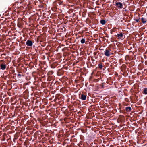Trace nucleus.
<instances>
[{
	"instance_id": "obj_10",
	"label": "nucleus",
	"mask_w": 147,
	"mask_h": 147,
	"mask_svg": "<svg viewBox=\"0 0 147 147\" xmlns=\"http://www.w3.org/2000/svg\"><path fill=\"white\" fill-rule=\"evenodd\" d=\"M106 21L104 20H100V23L102 25H104L105 24Z\"/></svg>"
},
{
	"instance_id": "obj_6",
	"label": "nucleus",
	"mask_w": 147,
	"mask_h": 147,
	"mask_svg": "<svg viewBox=\"0 0 147 147\" xmlns=\"http://www.w3.org/2000/svg\"><path fill=\"white\" fill-rule=\"evenodd\" d=\"M131 108L130 107H126L125 109L127 111L129 112L131 110Z\"/></svg>"
},
{
	"instance_id": "obj_4",
	"label": "nucleus",
	"mask_w": 147,
	"mask_h": 147,
	"mask_svg": "<svg viewBox=\"0 0 147 147\" xmlns=\"http://www.w3.org/2000/svg\"><path fill=\"white\" fill-rule=\"evenodd\" d=\"M26 45L28 46H31L32 45V42L30 40H28L26 43Z\"/></svg>"
},
{
	"instance_id": "obj_17",
	"label": "nucleus",
	"mask_w": 147,
	"mask_h": 147,
	"mask_svg": "<svg viewBox=\"0 0 147 147\" xmlns=\"http://www.w3.org/2000/svg\"><path fill=\"white\" fill-rule=\"evenodd\" d=\"M96 52H94V55H96Z\"/></svg>"
},
{
	"instance_id": "obj_2",
	"label": "nucleus",
	"mask_w": 147,
	"mask_h": 147,
	"mask_svg": "<svg viewBox=\"0 0 147 147\" xmlns=\"http://www.w3.org/2000/svg\"><path fill=\"white\" fill-rule=\"evenodd\" d=\"M116 6L118 8H122L123 6L122 3L119 2L116 3Z\"/></svg>"
},
{
	"instance_id": "obj_1",
	"label": "nucleus",
	"mask_w": 147,
	"mask_h": 147,
	"mask_svg": "<svg viewBox=\"0 0 147 147\" xmlns=\"http://www.w3.org/2000/svg\"><path fill=\"white\" fill-rule=\"evenodd\" d=\"M110 51V49H106L104 53V54L105 56L107 57L109 56L111 54Z\"/></svg>"
},
{
	"instance_id": "obj_13",
	"label": "nucleus",
	"mask_w": 147,
	"mask_h": 147,
	"mask_svg": "<svg viewBox=\"0 0 147 147\" xmlns=\"http://www.w3.org/2000/svg\"><path fill=\"white\" fill-rule=\"evenodd\" d=\"M85 42V40L84 39H82L81 40V42L82 43H84Z\"/></svg>"
},
{
	"instance_id": "obj_16",
	"label": "nucleus",
	"mask_w": 147,
	"mask_h": 147,
	"mask_svg": "<svg viewBox=\"0 0 147 147\" xmlns=\"http://www.w3.org/2000/svg\"><path fill=\"white\" fill-rule=\"evenodd\" d=\"M18 76H21V75L20 74H18Z\"/></svg>"
},
{
	"instance_id": "obj_8",
	"label": "nucleus",
	"mask_w": 147,
	"mask_h": 147,
	"mask_svg": "<svg viewBox=\"0 0 147 147\" xmlns=\"http://www.w3.org/2000/svg\"><path fill=\"white\" fill-rule=\"evenodd\" d=\"M143 93L145 94H147V88H144L143 90Z\"/></svg>"
},
{
	"instance_id": "obj_14",
	"label": "nucleus",
	"mask_w": 147,
	"mask_h": 147,
	"mask_svg": "<svg viewBox=\"0 0 147 147\" xmlns=\"http://www.w3.org/2000/svg\"><path fill=\"white\" fill-rule=\"evenodd\" d=\"M55 67V66L54 65V63H53L51 65V67L52 68H54Z\"/></svg>"
},
{
	"instance_id": "obj_12",
	"label": "nucleus",
	"mask_w": 147,
	"mask_h": 147,
	"mask_svg": "<svg viewBox=\"0 0 147 147\" xmlns=\"http://www.w3.org/2000/svg\"><path fill=\"white\" fill-rule=\"evenodd\" d=\"M53 74V72L52 71H49L48 73V75H51Z\"/></svg>"
},
{
	"instance_id": "obj_15",
	"label": "nucleus",
	"mask_w": 147,
	"mask_h": 147,
	"mask_svg": "<svg viewBox=\"0 0 147 147\" xmlns=\"http://www.w3.org/2000/svg\"><path fill=\"white\" fill-rule=\"evenodd\" d=\"M135 20L137 22H139V20L138 19H135Z\"/></svg>"
},
{
	"instance_id": "obj_9",
	"label": "nucleus",
	"mask_w": 147,
	"mask_h": 147,
	"mask_svg": "<svg viewBox=\"0 0 147 147\" xmlns=\"http://www.w3.org/2000/svg\"><path fill=\"white\" fill-rule=\"evenodd\" d=\"M123 35L122 33H121L119 34H117V37H120V38H123Z\"/></svg>"
},
{
	"instance_id": "obj_11",
	"label": "nucleus",
	"mask_w": 147,
	"mask_h": 147,
	"mask_svg": "<svg viewBox=\"0 0 147 147\" xmlns=\"http://www.w3.org/2000/svg\"><path fill=\"white\" fill-rule=\"evenodd\" d=\"M98 67L100 69H102L103 65H102V63H101L100 64H99Z\"/></svg>"
},
{
	"instance_id": "obj_7",
	"label": "nucleus",
	"mask_w": 147,
	"mask_h": 147,
	"mask_svg": "<svg viewBox=\"0 0 147 147\" xmlns=\"http://www.w3.org/2000/svg\"><path fill=\"white\" fill-rule=\"evenodd\" d=\"M141 20H142V22L143 23H145L147 22L146 19L145 18H144L143 17L141 18Z\"/></svg>"
},
{
	"instance_id": "obj_5",
	"label": "nucleus",
	"mask_w": 147,
	"mask_h": 147,
	"mask_svg": "<svg viewBox=\"0 0 147 147\" xmlns=\"http://www.w3.org/2000/svg\"><path fill=\"white\" fill-rule=\"evenodd\" d=\"M1 69L2 70H4L6 68V66L5 64H1L0 65Z\"/></svg>"
},
{
	"instance_id": "obj_3",
	"label": "nucleus",
	"mask_w": 147,
	"mask_h": 147,
	"mask_svg": "<svg viewBox=\"0 0 147 147\" xmlns=\"http://www.w3.org/2000/svg\"><path fill=\"white\" fill-rule=\"evenodd\" d=\"M80 98L82 100H86V95L83 94H82L80 96Z\"/></svg>"
}]
</instances>
